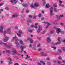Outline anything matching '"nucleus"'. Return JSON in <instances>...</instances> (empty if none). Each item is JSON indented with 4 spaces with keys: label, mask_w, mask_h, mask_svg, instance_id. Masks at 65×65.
Returning <instances> with one entry per match:
<instances>
[{
    "label": "nucleus",
    "mask_w": 65,
    "mask_h": 65,
    "mask_svg": "<svg viewBox=\"0 0 65 65\" xmlns=\"http://www.w3.org/2000/svg\"><path fill=\"white\" fill-rule=\"evenodd\" d=\"M41 20H44V18H41Z\"/></svg>",
    "instance_id": "57"
},
{
    "label": "nucleus",
    "mask_w": 65,
    "mask_h": 65,
    "mask_svg": "<svg viewBox=\"0 0 65 65\" xmlns=\"http://www.w3.org/2000/svg\"><path fill=\"white\" fill-rule=\"evenodd\" d=\"M20 42L22 44V46L20 47L21 48V49L20 51L19 52V53H21L24 51V43L23 42L22 40H20Z\"/></svg>",
    "instance_id": "1"
},
{
    "label": "nucleus",
    "mask_w": 65,
    "mask_h": 65,
    "mask_svg": "<svg viewBox=\"0 0 65 65\" xmlns=\"http://www.w3.org/2000/svg\"><path fill=\"white\" fill-rule=\"evenodd\" d=\"M41 14H39V17L40 18V17H41Z\"/></svg>",
    "instance_id": "49"
},
{
    "label": "nucleus",
    "mask_w": 65,
    "mask_h": 65,
    "mask_svg": "<svg viewBox=\"0 0 65 65\" xmlns=\"http://www.w3.org/2000/svg\"><path fill=\"white\" fill-rule=\"evenodd\" d=\"M5 9L6 10H9V8L8 7H6Z\"/></svg>",
    "instance_id": "35"
},
{
    "label": "nucleus",
    "mask_w": 65,
    "mask_h": 65,
    "mask_svg": "<svg viewBox=\"0 0 65 65\" xmlns=\"http://www.w3.org/2000/svg\"><path fill=\"white\" fill-rule=\"evenodd\" d=\"M63 17V15H60V16L59 17H57V18H58V19H59H59L60 18V17Z\"/></svg>",
    "instance_id": "33"
},
{
    "label": "nucleus",
    "mask_w": 65,
    "mask_h": 65,
    "mask_svg": "<svg viewBox=\"0 0 65 65\" xmlns=\"http://www.w3.org/2000/svg\"><path fill=\"white\" fill-rule=\"evenodd\" d=\"M26 12H29V10H26Z\"/></svg>",
    "instance_id": "63"
},
{
    "label": "nucleus",
    "mask_w": 65,
    "mask_h": 65,
    "mask_svg": "<svg viewBox=\"0 0 65 65\" xmlns=\"http://www.w3.org/2000/svg\"><path fill=\"white\" fill-rule=\"evenodd\" d=\"M3 4L1 3H0V6H3Z\"/></svg>",
    "instance_id": "47"
},
{
    "label": "nucleus",
    "mask_w": 65,
    "mask_h": 65,
    "mask_svg": "<svg viewBox=\"0 0 65 65\" xmlns=\"http://www.w3.org/2000/svg\"><path fill=\"white\" fill-rule=\"evenodd\" d=\"M58 59H62V58L61 57H58Z\"/></svg>",
    "instance_id": "60"
},
{
    "label": "nucleus",
    "mask_w": 65,
    "mask_h": 65,
    "mask_svg": "<svg viewBox=\"0 0 65 65\" xmlns=\"http://www.w3.org/2000/svg\"><path fill=\"white\" fill-rule=\"evenodd\" d=\"M51 47L53 48V50H56V47H54V46H51Z\"/></svg>",
    "instance_id": "24"
},
{
    "label": "nucleus",
    "mask_w": 65,
    "mask_h": 65,
    "mask_svg": "<svg viewBox=\"0 0 65 65\" xmlns=\"http://www.w3.org/2000/svg\"><path fill=\"white\" fill-rule=\"evenodd\" d=\"M61 32V30L60 28H58L56 29V32L57 34H59Z\"/></svg>",
    "instance_id": "11"
},
{
    "label": "nucleus",
    "mask_w": 65,
    "mask_h": 65,
    "mask_svg": "<svg viewBox=\"0 0 65 65\" xmlns=\"http://www.w3.org/2000/svg\"><path fill=\"white\" fill-rule=\"evenodd\" d=\"M30 58V56H29L28 55H26V57L25 58L26 59H27L29 58Z\"/></svg>",
    "instance_id": "31"
},
{
    "label": "nucleus",
    "mask_w": 65,
    "mask_h": 65,
    "mask_svg": "<svg viewBox=\"0 0 65 65\" xmlns=\"http://www.w3.org/2000/svg\"><path fill=\"white\" fill-rule=\"evenodd\" d=\"M8 60H9V61H11V58H10V57H9L8 58Z\"/></svg>",
    "instance_id": "48"
},
{
    "label": "nucleus",
    "mask_w": 65,
    "mask_h": 65,
    "mask_svg": "<svg viewBox=\"0 0 65 65\" xmlns=\"http://www.w3.org/2000/svg\"><path fill=\"white\" fill-rule=\"evenodd\" d=\"M4 36L5 37V38L4 39H3V41H7V40H8V39H9V37H7V36H6V35H4Z\"/></svg>",
    "instance_id": "6"
},
{
    "label": "nucleus",
    "mask_w": 65,
    "mask_h": 65,
    "mask_svg": "<svg viewBox=\"0 0 65 65\" xmlns=\"http://www.w3.org/2000/svg\"><path fill=\"white\" fill-rule=\"evenodd\" d=\"M36 15H34V16L33 17V18L34 19H35L36 18Z\"/></svg>",
    "instance_id": "44"
},
{
    "label": "nucleus",
    "mask_w": 65,
    "mask_h": 65,
    "mask_svg": "<svg viewBox=\"0 0 65 65\" xmlns=\"http://www.w3.org/2000/svg\"><path fill=\"white\" fill-rule=\"evenodd\" d=\"M60 25L61 26H63L64 25V23H60Z\"/></svg>",
    "instance_id": "45"
},
{
    "label": "nucleus",
    "mask_w": 65,
    "mask_h": 65,
    "mask_svg": "<svg viewBox=\"0 0 65 65\" xmlns=\"http://www.w3.org/2000/svg\"><path fill=\"white\" fill-rule=\"evenodd\" d=\"M23 7H27L28 6V5L27 4H22Z\"/></svg>",
    "instance_id": "16"
},
{
    "label": "nucleus",
    "mask_w": 65,
    "mask_h": 65,
    "mask_svg": "<svg viewBox=\"0 0 65 65\" xmlns=\"http://www.w3.org/2000/svg\"><path fill=\"white\" fill-rule=\"evenodd\" d=\"M28 31L29 32H30V33H32L33 32L32 30H28Z\"/></svg>",
    "instance_id": "42"
},
{
    "label": "nucleus",
    "mask_w": 65,
    "mask_h": 65,
    "mask_svg": "<svg viewBox=\"0 0 65 65\" xmlns=\"http://www.w3.org/2000/svg\"><path fill=\"white\" fill-rule=\"evenodd\" d=\"M18 41H19V39H16L15 40V43L17 45H19V43H18Z\"/></svg>",
    "instance_id": "14"
},
{
    "label": "nucleus",
    "mask_w": 65,
    "mask_h": 65,
    "mask_svg": "<svg viewBox=\"0 0 65 65\" xmlns=\"http://www.w3.org/2000/svg\"><path fill=\"white\" fill-rule=\"evenodd\" d=\"M13 53H13L12 55H15V54H17L18 53V52H17V51L16 50V49H13L12 50V51Z\"/></svg>",
    "instance_id": "10"
},
{
    "label": "nucleus",
    "mask_w": 65,
    "mask_h": 65,
    "mask_svg": "<svg viewBox=\"0 0 65 65\" xmlns=\"http://www.w3.org/2000/svg\"><path fill=\"white\" fill-rule=\"evenodd\" d=\"M47 54H44L43 55V56H47Z\"/></svg>",
    "instance_id": "55"
},
{
    "label": "nucleus",
    "mask_w": 65,
    "mask_h": 65,
    "mask_svg": "<svg viewBox=\"0 0 65 65\" xmlns=\"http://www.w3.org/2000/svg\"><path fill=\"white\" fill-rule=\"evenodd\" d=\"M52 23L54 25H58V24L54 22Z\"/></svg>",
    "instance_id": "36"
},
{
    "label": "nucleus",
    "mask_w": 65,
    "mask_h": 65,
    "mask_svg": "<svg viewBox=\"0 0 65 65\" xmlns=\"http://www.w3.org/2000/svg\"><path fill=\"white\" fill-rule=\"evenodd\" d=\"M42 23L43 24H47V25H51V24H50V23H48V22H44V21Z\"/></svg>",
    "instance_id": "18"
},
{
    "label": "nucleus",
    "mask_w": 65,
    "mask_h": 65,
    "mask_svg": "<svg viewBox=\"0 0 65 65\" xmlns=\"http://www.w3.org/2000/svg\"><path fill=\"white\" fill-rule=\"evenodd\" d=\"M62 49L63 51H65V47H63L62 48Z\"/></svg>",
    "instance_id": "39"
},
{
    "label": "nucleus",
    "mask_w": 65,
    "mask_h": 65,
    "mask_svg": "<svg viewBox=\"0 0 65 65\" xmlns=\"http://www.w3.org/2000/svg\"><path fill=\"white\" fill-rule=\"evenodd\" d=\"M57 62L58 64H61V61H57Z\"/></svg>",
    "instance_id": "34"
},
{
    "label": "nucleus",
    "mask_w": 65,
    "mask_h": 65,
    "mask_svg": "<svg viewBox=\"0 0 65 65\" xmlns=\"http://www.w3.org/2000/svg\"><path fill=\"white\" fill-rule=\"evenodd\" d=\"M17 36H15V37H13V39H15V38H17Z\"/></svg>",
    "instance_id": "51"
},
{
    "label": "nucleus",
    "mask_w": 65,
    "mask_h": 65,
    "mask_svg": "<svg viewBox=\"0 0 65 65\" xmlns=\"http://www.w3.org/2000/svg\"><path fill=\"white\" fill-rule=\"evenodd\" d=\"M14 65H19V64L18 63H15Z\"/></svg>",
    "instance_id": "64"
},
{
    "label": "nucleus",
    "mask_w": 65,
    "mask_h": 65,
    "mask_svg": "<svg viewBox=\"0 0 65 65\" xmlns=\"http://www.w3.org/2000/svg\"><path fill=\"white\" fill-rule=\"evenodd\" d=\"M39 5V4L38 2H36L34 4L33 3H32L30 6V7L33 8H34L35 7H38Z\"/></svg>",
    "instance_id": "2"
},
{
    "label": "nucleus",
    "mask_w": 65,
    "mask_h": 65,
    "mask_svg": "<svg viewBox=\"0 0 65 65\" xmlns=\"http://www.w3.org/2000/svg\"><path fill=\"white\" fill-rule=\"evenodd\" d=\"M58 5L59 6L62 7H64V5H63L61 4H59Z\"/></svg>",
    "instance_id": "27"
},
{
    "label": "nucleus",
    "mask_w": 65,
    "mask_h": 65,
    "mask_svg": "<svg viewBox=\"0 0 65 65\" xmlns=\"http://www.w3.org/2000/svg\"><path fill=\"white\" fill-rule=\"evenodd\" d=\"M40 63H41L43 65H44L45 64V63L44 61H43L41 60L40 61Z\"/></svg>",
    "instance_id": "17"
},
{
    "label": "nucleus",
    "mask_w": 65,
    "mask_h": 65,
    "mask_svg": "<svg viewBox=\"0 0 65 65\" xmlns=\"http://www.w3.org/2000/svg\"><path fill=\"white\" fill-rule=\"evenodd\" d=\"M37 64L38 65H42V63H40L39 62H38L37 63Z\"/></svg>",
    "instance_id": "46"
},
{
    "label": "nucleus",
    "mask_w": 65,
    "mask_h": 65,
    "mask_svg": "<svg viewBox=\"0 0 65 65\" xmlns=\"http://www.w3.org/2000/svg\"><path fill=\"white\" fill-rule=\"evenodd\" d=\"M40 44H39L37 46V47H39V46H40Z\"/></svg>",
    "instance_id": "53"
},
{
    "label": "nucleus",
    "mask_w": 65,
    "mask_h": 65,
    "mask_svg": "<svg viewBox=\"0 0 65 65\" xmlns=\"http://www.w3.org/2000/svg\"><path fill=\"white\" fill-rule=\"evenodd\" d=\"M61 39V37H58V40L59 41V42H58L56 43H55L54 42H52V45H57V44H59V43H60L61 42V41H60V40Z\"/></svg>",
    "instance_id": "3"
},
{
    "label": "nucleus",
    "mask_w": 65,
    "mask_h": 65,
    "mask_svg": "<svg viewBox=\"0 0 65 65\" xmlns=\"http://www.w3.org/2000/svg\"><path fill=\"white\" fill-rule=\"evenodd\" d=\"M24 9H23L22 11V13H23V12H24Z\"/></svg>",
    "instance_id": "59"
},
{
    "label": "nucleus",
    "mask_w": 65,
    "mask_h": 65,
    "mask_svg": "<svg viewBox=\"0 0 65 65\" xmlns=\"http://www.w3.org/2000/svg\"><path fill=\"white\" fill-rule=\"evenodd\" d=\"M31 28H33V27H34V25H31Z\"/></svg>",
    "instance_id": "58"
},
{
    "label": "nucleus",
    "mask_w": 65,
    "mask_h": 65,
    "mask_svg": "<svg viewBox=\"0 0 65 65\" xmlns=\"http://www.w3.org/2000/svg\"><path fill=\"white\" fill-rule=\"evenodd\" d=\"M47 64L48 65H51V62H48Z\"/></svg>",
    "instance_id": "61"
},
{
    "label": "nucleus",
    "mask_w": 65,
    "mask_h": 65,
    "mask_svg": "<svg viewBox=\"0 0 65 65\" xmlns=\"http://www.w3.org/2000/svg\"><path fill=\"white\" fill-rule=\"evenodd\" d=\"M3 33L4 34H6V33L8 34V33L7 31L6 30H4L3 31Z\"/></svg>",
    "instance_id": "25"
},
{
    "label": "nucleus",
    "mask_w": 65,
    "mask_h": 65,
    "mask_svg": "<svg viewBox=\"0 0 65 65\" xmlns=\"http://www.w3.org/2000/svg\"><path fill=\"white\" fill-rule=\"evenodd\" d=\"M53 9L54 11L55 12H58V11H59L58 10H57V9L56 8H54Z\"/></svg>",
    "instance_id": "20"
},
{
    "label": "nucleus",
    "mask_w": 65,
    "mask_h": 65,
    "mask_svg": "<svg viewBox=\"0 0 65 65\" xmlns=\"http://www.w3.org/2000/svg\"><path fill=\"white\" fill-rule=\"evenodd\" d=\"M53 6L54 7H57V5H56L54 4Z\"/></svg>",
    "instance_id": "38"
},
{
    "label": "nucleus",
    "mask_w": 65,
    "mask_h": 65,
    "mask_svg": "<svg viewBox=\"0 0 65 65\" xmlns=\"http://www.w3.org/2000/svg\"><path fill=\"white\" fill-rule=\"evenodd\" d=\"M35 25L36 26L34 27L35 28H36V29H37V26L38 25V23H35Z\"/></svg>",
    "instance_id": "22"
},
{
    "label": "nucleus",
    "mask_w": 65,
    "mask_h": 65,
    "mask_svg": "<svg viewBox=\"0 0 65 65\" xmlns=\"http://www.w3.org/2000/svg\"><path fill=\"white\" fill-rule=\"evenodd\" d=\"M27 21L28 23H32V21H31V20H28Z\"/></svg>",
    "instance_id": "29"
},
{
    "label": "nucleus",
    "mask_w": 65,
    "mask_h": 65,
    "mask_svg": "<svg viewBox=\"0 0 65 65\" xmlns=\"http://www.w3.org/2000/svg\"><path fill=\"white\" fill-rule=\"evenodd\" d=\"M54 33V30L51 31L50 33L51 34H53Z\"/></svg>",
    "instance_id": "30"
},
{
    "label": "nucleus",
    "mask_w": 65,
    "mask_h": 65,
    "mask_svg": "<svg viewBox=\"0 0 65 65\" xmlns=\"http://www.w3.org/2000/svg\"><path fill=\"white\" fill-rule=\"evenodd\" d=\"M11 28L10 27H8L7 28V31L8 33V34H11Z\"/></svg>",
    "instance_id": "5"
},
{
    "label": "nucleus",
    "mask_w": 65,
    "mask_h": 65,
    "mask_svg": "<svg viewBox=\"0 0 65 65\" xmlns=\"http://www.w3.org/2000/svg\"><path fill=\"white\" fill-rule=\"evenodd\" d=\"M62 62L63 63H65V60H63L62 61Z\"/></svg>",
    "instance_id": "62"
},
{
    "label": "nucleus",
    "mask_w": 65,
    "mask_h": 65,
    "mask_svg": "<svg viewBox=\"0 0 65 65\" xmlns=\"http://www.w3.org/2000/svg\"><path fill=\"white\" fill-rule=\"evenodd\" d=\"M46 32V30H45L42 32V33L43 34H44V33H45Z\"/></svg>",
    "instance_id": "32"
},
{
    "label": "nucleus",
    "mask_w": 65,
    "mask_h": 65,
    "mask_svg": "<svg viewBox=\"0 0 65 65\" xmlns=\"http://www.w3.org/2000/svg\"><path fill=\"white\" fill-rule=\"evenodd\" d=\"M17 15H18L17 14H15L14 15H12V18H14V17L17 16Z\"/></svg>",
    "instance_id": "19"
},
{
    "label": "nucleus",
    "mask_w": 65,
    "mask_h": 65,
    "mask_svg": "<svg viewBox=\"0 0 65 65\" xmlns=\"http://www.w3.org/2000/svg\"><path fill=\"white\" fill-rule=\"evenodd\" d=\"M53 7H52L50 9V13L51 15L52 16L54 15V14L53 13Z\"/></svg>",
    "instance_id": "7"
},
{
    "label": "nucleus",
    "mask_w": 65,
    "mask_h": 65,
    "mask_svg": "<svg viewBox=\"0 0 65 65\" xmlns=\"http://www.w3.org/2000/svg\"><path fill=\"white\" fill-rule=\"evenodd\" d=\"M30 43H32V42H33V40L32 39H30Z\"/></svg>",
    "instance_id": "28"
},
{
    "label": "nucleus",
    "mask_w": 65,
    "mask_h": 65,
    "mask_svg": "<svg viewBox=\"0 0 65 65\" xmlns=\"http://www.w3.org/2000/svg\"><path fill=\"white\" fill-rule=\"evenodd\" d=\"M27 40L28 41V40H30L31 39L29 38H27Z\"/></svg>",
    "instance_id": "41"
},
{
    "label": "nucleus",
    "mask_w": 65,
    "mask_h": 65,
    "mask_svg": "<svg viewBox=\"0 0 65 65\" xmlns=\"http://www.w3.org/2000/svg\"><path fill=\"white\" fill-rule=\"evenodd\" d=\"M51 41V38L49 37H47V42H50Z\"/></svg>",
    "instance_id": "13"
},
{
    "label": "nucleus",
    "mask_w": 65,
    "mask_h": 65,
    "mask_svg": "<svg viewBox=\"0 0 65 65\" xmlns=\"http://www.w3.org/2000/svg\"><path fill=\"white\" fill-rule=\"evenodd\" d=\"M21 17L22 18H24V15L23 14L21 15Z\"/></svg>",
    "instance_id": "37"
},
{
    "label": "nucleus",
    "mask_w": 65,
    "mask_h": 65,
    "mask_svg": "<svg viewBox=\"0 0 65 65\" xmlns=\"http://www.w3.org/2000/svg\"><path fill=\"white\" fill-rule=\"evenodd\" d=\"M10 2H11L12 3H17L18 1L17 0H10Z\"/></svg>",
    "instance_id": "12"
},
{
    "label": "nucleus",
    "mask_w": 65,
    "mask_h": 65,
    "mask_svg": "<svg viewBox=\"0 0 65 65\" xmlns=\"http://www.w3.org/2000/svg\"><path fill=\"white\" fill-rule=\"evenodd\" d=\"M58 51L60 53H61L62 52V51L60 49H59Z\"/></svg>",
    "instance_id": "54"
},
{
    "label": "nucleus",
    "mask_w": 65,
    "mask_h": 65,
    "mask_svg": "<svg viewBox=\"0 0 65 65\" xmlns=\"http://www.w3.org/2000/svg\"><path fill=\"white\" fill-rule=\"evenodd\" d=\"M4 44V45H6L7 47L8 48H10L11 47V45H10V46H8L7 45V44L6 43H3L1 41H0V44Z\"/></svg>",
    "instance_id": "4"
},
{
    "label": "nucleus",
    "mask_w": 65,
    "mask_h": 65,
    "mask_svg": "<svg viewBox=\"0 0 65 65\" xmlns=\"http://www.w3.org/2000/svg\"><path fill=\"white\" fill-rule=\"evenodd\" d=\"M17 35L19 36V37H21L22 36L21 34H19V33H17Z\"/></svg>",
    "instance_id": "23"
},
{
    "label": "nucleus",
    "mask_w": 65,
    "mask_h": 65,
    "mask_svg": "<svg viewBox=\"0 0 65 65\" xmlns=\"http://www.w3.org/2000/svg\"><path fill=\"white\" fill-rule=\"evenodd\" d=\"M42 30V27L41 26H39L38 27V29L37 30L38 33H40V31Z\"/></svg>",
    "instance_id": "9"
},
{
    "label": "nucleus",
    "mask_w": 65,
    "mask_h": 65,
    "mask_svg": "<svg viewBox=\"0 0 65 65\" xmlns=\"http://www.w3.org/2000/svg\"><path fill=\"white\" fill-rule=\"evenodd\" d=\"M46 7L47 8H49L51 7V5L48 4H47L46 5Z\"/></svg>",
    "instance_id": "15"
},
{
    "label": "nucleus",
    "mask_w": 65,
    "mask_h": 65,
    "mask_svg": "<svg viewBox=\"0 0 65 65\" xmlns=\"http://www.w3.org/2000/svg\"><path fill=\"white\" fill-rule=\"evenodd\" d=\"M43 4V5H44L45 4V2H44Z\"/></svg>",
    "instance_id": "56"
},
{
    "label": "nucleus",
    "mask_w": 65,
    "mask_h": 65,
    "mask_svg": "<svg viewBox=\"0 0 65 65\" xmlns=\"http://www.w3.org/2000/svg\"><path fill=\"white\" fill-rule=\"evenodd\" d=\"M6 52L8 54H10V51L8 50H6Z\"/></svg>",
    "instance_id": "26"
},
{
    "label": "nucleus",
    "mask_w": 65,
    "mask_h": 65,
    "mask_svg": "<svg viewBox=\"0 0 65 65\" xmlns=\"http://www.w3.org/2000/svg\"><path fill=\"white\" fill-rule=\"evenodd\" d=\"M18 26H16L15 28L14 29H18Z\"/></svg>",
    "instance_id": "40"
},
{
    "label": "nucleus",
    "mask_w": 65,
    "mask_h": 65,
    "mask_svg": "<svg viewBox=\"0 0 65 65\" xmlns=\"http://www.w3.org/2000/svg\"><path fill=\"white\" fill-rule=\"evenodd\" d=\"M3 28H4V26L2 25L0 26V32L1 33H3Z\"/></svg>",
    "instance_id": "8"
},
{
    "label": "nucleus",
    "mask_w": 65,
    "mask_h": 65,
    "mask_svg": "<svg viewBox=\"0 0 65 65\" xmlns=\"http://www.w3.org/2000/svg\"><path fill=\"white\" fill-rule=\"evenodd\" d=\"M18 32L19 34H22L23 32H22V31L21 30H19L18 31Z\"/></svg>",
    "instance_id": "21"
},
{
    "label": "nucleus",
    "mask_w": 65,
    "mask_h": 65,
    "mask_svg": "<svg viewBox=\"0 0 65 65\" xmlns=\"http://www.w3.org/2000/svg\"><path fill=\"white\" fill-rule=\"evenodd\" d=\"M59 3L60 4H62V3H63V2L61 1H59Z\"/></svg>",
    "instance_id": "43"
},
{
    "label": "nucleus",
    "mask_w": 65,
    "mask_h": 65,
    "mask_svg": "<svg viewBox=\"0 0 65 65\" xmlns=\"http://www.w3.org/2000/svg\"><path fill=\"white\" fill-rule=\"evenodd\" d=\"M41 50H42V49H41V48H39L38 50V51H41Z\"/></svg>",
    "instance_id": "50"
},
{
    "label": "nucleus",
    "mask_w": 65,
    "mask_h": 65,
    "mask_svg": "<svg viewBox=\"0 0 65 65\" xmlns=\"http://www.w3.org/2000/svg\"><path fill=\"white\" fill-rule=\"evenodd\" d=\"M48 25L46 26V28H48V26H49V25H49V24H47Z\"/></svg>",
    "instance_id": "52"
}]
</instances>
